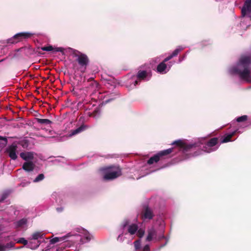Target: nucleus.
I'll return each mask as SVG.
<instances>
[{
	"label": "nucleus",
	"instance_id": "obj_1",
	"mask_svg": "<svg viewBox=\"0 0 251 251\" xmlns=\"http://www.w3.org/2000/svg\"><path fill=\"white\" fill-rule=\"evenodd\" d=\"M172 145H176L177 150L182 152L183 159H187L192 156H196L201 154L202 151L210 153L216 151L219 148L220 145L218 138L214 137L206 141L205 139H202L194 144H187L181 140L174 141Z\"/></svg>",
	"mask_w": 251,
	"mask_h": 251
},
{
	"label": "nucleus",
	"instance_id": "obj_2",
	"mask_svg": "<svg viewBox=\"0 0 251 251\" xmlns=\"http://www.w3.org/2000/svg\"><path fill=\"white\" fill-rule=\"evenodd\" d=\"M69 237H70V235H67L60 237H55L50 240V244H54L57 242H62L57 251H63L66 248L71 247V245L70 242H72V244H75L78 242H79V243H78L79 244L87 243L90 241L92 236L87 230L82 228L80 229L78 234L71 236V239L68 240L67 239Z\"/></svg>",
	"mask_w": 251,
	"mask_h": 251
},
{
	"label": "nucleus",
	"instance_id": "obj_3",
	"mask_svg": "<svg viewBox=\"0 0 251 251\" xmlns=\"http://www.w3.org/2000/svg\"><path fill=\"white\" fill-rule=\"evenodd\" d=\"M251 55H242L237 63L228 68L230 75H237L239 77L246 82L251 83Z\"/></svg>",
	"mask_w": 251,
	"mask_h": 251
},
{
	"label": "nucleus",
	"instance_id": "obj_4",
	"mask_svg": "<svg viewBox=\"0 0 251 251\" xmlns=\"http://www.w3.org/2000/svg\"><path fill=\"white\" fill-rule=\"evenodd\" d=\"M156 224L159 225L160 226V231L157 235V231L155 229L154 227L152 226L148 230V235L146 237V240L148 242H150L152 240H160L165 238L164 235V230L165 228L164 221L161 218H159L157 220Z\"/></svg>",
	"mask_w": 251,
	"mask_h": 251
},
{
	"label": "nucleus",
	"instance_id": "obj_5",
	"mask_svg": "<svg viewBox=\"0 0 251 251\" xmlns=\"http://www.w3.org/2000/svg\"><path fill=\"white\" fill-rule=\"evenodd\" d=\"M151 76L150 72L140 70L136 75H133L130 78L126 83V86L130 89H133L139 84L140 81L149 80L151 78Z\"/></svg>",
	"mask_w": 251,
	"mask_h": 251
},
{
	"label": "nucleus",
	"instance_id": "obj_6",
	"mask_svg": "<svg viewBox=\"0 0 251 251\" xmlns=\"http://www.w3.org/2000/svg\"><path fill=\"white\" fill-rule=\"evenodd\" d=\"M103 178L105 180H113L121 175V171L119 167L110 166L100 169Z\"/></svg>",
	"mask_w": 251,
	"mask_h": 251
},
{
	"label": "nucleus",
	"instance_id": "obj_7",
	"mask_svg": "<svg viewBox=\"0 0 251 251\" xmlns=\"http://www.w3.org/2000/svg\"><path fill=\"white\" fill-rule=\"evenodd\" d=\"M79 53L78 55H75V56L76 57V61L79 65V71L83 73L86 71L89 60L88 57L85 54L80 52Z\"/></svg>",
	"mask_w": 251,
	"mask_h": 251
},
{
	"label": "nucleus",
	"instance_id": "obj_8",
	"mask_svg": "<svg viewBox=\"0 0 251 251\" xmlns=\"http://www.w3.org/2000/svg\"><path fill=\"white\" fill-rule=\"evenodd\" d=\"M242 15L244 16V21L251 20V0H246L242 9Z\"/></svg>",
	"mask_w": 251,
	"mask_h": 251
},
{
	"label": "nucleus",
	"instance_id": "obj_9",
	"mask_svg": "<svg viewBox=\"0 0 251 251\" xmlns=\"http://www.w3.org/2000/svg\"><path fill=\"white\" fill-rule=\"evenodd\" d=\"M173 149H168L159 151L155 155L151 157L148 161L147 163L149 165L157 162L160 158L163 156L169 154L173 151Z\"/></svg>",
	"mask_w": 251,
	"mask_h": 251
},
{
	"label": "nucleus",
	"instance_id": "obj_10",
	"mask_svg": "<svg viewBox=\"0 0 251 251\" xmlns=\"http://www.w3.org/2000/svg\"><path fill=\"white\" fill-rule=\"evenodd\" d=\"M18 148V146L15 143H13L6 148V152L11 159L15 160L17 158V154L19 152Z\"/></svg>",
	"mask_w": 251,
	"mask_h": 251
},
{
	"label": "nucleus",
	"instance_id": "obj_11",
	"mask_svg": "<svg viewBox=\"0 0 251 251\" xmlns=\"http://www.w3.org/2000/svg\"><path fill=\"white\" fill-rule=\"evenodd\" d=\"M31 32H18L13 37L8 40V43L14 44L17 43L22 38H26L32 35Z\"/></svg>",
	"mask_w": 251,
	"mask_h": 251
},
{
	"label": "nucleus",
	"instance_id": "obj_12",
	"mask_svg": "<svg viewBox=\"0 0 251 251\" xmlns=\"http://www.w3.org/2000/svg\"><path fill=\"white\" fill-rule=\"evenodd\" d=\"M166 62L163 61L158 64L157 67V71L158 73L161 74H165L167 73L171 69L173 63L170 62L168 65H166Z\"/></svg>",
	"mask_w": 251,
	"mask_h": 251
},
{
	"label": "nucleus",
	"instance_id": "obj_13",
	"mask_svg": "<svg viewBox=\"0 0 251 251\" xmlns=\"http://www.w3.org/2000/svg\"><path fill=\"white\" fill-rule=\"evenodd\" d=\"M45 234L42 231H36L33 233L29 237L30 240L42 241V243L48 242V238H44Z\"/></svg>",
	"mask_w": 251,
	"mask_h": 251
},
{
	"label": "nucleus",
	"instance_id": "obj_14",
	"mask_svg": "<svg viewBox=\"0 0 251 251\" xmlns=\"http://www.w3.org/2000/svg\"><path fill=\"white\" fill-rule=\"evenodd\" d=\"M50 200L53 203L61 205L63 203V200L61 195L57 192H53L50 197Z\"/></svg>",
	"mask_w": 251,
	"mask_h": 251
},
{
	"label": "nucleus",
	"instance_id": "obj_15",
	"mask_svg": "<svg viewBox=\"0 0 251 251\" xmlns=\"http://www.w3.org/2000/svg\"><path fill=\"white\" fill-rule=\"evenodd\" d=\"M128 224V220H125L122 224L121 225L119 229V235L117 237V241L119 242H123L124 240L123 235L124 234L125 230L126 229V226H127Z\"/></svg>",
	"mask_w": 251,
	"mask_h": 251
},
{
	"label": "nucleus",
	"instance_id": "obj_16",
	"mask_svg": "<svg viewBox=\"0 0 251 251\" xmlns=\"http://www.w3.org/2000/svg\"><path fill=\"white\" fill-rule=\"evenodd\" d=\"M236 132L240 133L241 131L238 129L230 133H226L221 138V143H225L231 141V138L234 136Z\"/></svg>",
	"mask_w": 251,
	"mask_h": 251
},
{
	"label": "nucleus",
	"instance_id": "obj_17",
	"mask_svg": "<svg viewBox=\"0 0 251 251\" xmlns=\"http://www.w3.org/2000/svg\"><path fill=\"white\" fill-rule=\"evenodd\" d=\"M34 153L33 152L25 151L20 153V157L26 161V162H31L34 158Z\"/></svg>",
	"mask_w": 251,
	"mask_h": 251
},
{
	"label": "nucleus",
	"instance_id": "obj_18",
	"mask_svg": "<svg viewBox=\"0 0 251 251\" xmlns=\"http://www.w3.org/2000/svg\"><path fill=\"white\" fill-rule=\"evenodd\" d=\"M153 216L154 215L153 214L152 209L148 206L145 207L143 214V218L144 220H151Z\"/></svg>",
	"mask_w": 251,
	"mask_h": 251
},
{
	"label": "nucleus",
	"instance_id": "obj_19",
	"mask_svg": "<svg viewBox=\"0 0 251 251\" xmlns=\"http://www.w3.org/2000/svg\"><path fill=\"white\" fill-rule=\"evenodd\" d=\"M27 220L26 218H23L15 222L13 224L15 228H24L27 226Z\"/></svg>",
	"mask_w": 251,
	"mask_h": 251
},
{
	"label": "nucleus",
	"instance_id": "obj_20",
	"mask_svg": "<svg viewBox=\"0 0 251 251\" xmlns=\"http://www.w3.org/2000/svg\"><path fill=\"white\" fill-rule=\"evenodd\" d=\"M126 228H127V232L130 235H133L136 233L139 227L136 224H131L129 225L128 223Z\"/></svg>",
	"mask_w": 251,
	"mask_h": 251
},
{
	"label": "nucleus",
	"instance_id": "obj_21",
	"mask_svg": "<svg viewBox=\"0 0 251 251\" xmlns=\"http://www.w3.org/2000/svg\"><path fill=\"white\" fill-rule=\"evenodd\" d=\"M28 242L27 248L31 250L36 249L42 244L41 240L38 241L35 240H30L29 239Z\"/></svg>",
	"mask_w": 251,
	"mask_h": 251
},
{
	"label": "nucleus",
	"instance_id": "obj_22",
	"mask_svg": "<svg viewBox=\"0 0 251 251\" xmlns=\"http://www.w3.org/2000/svg\"><path fill=\"white\" fill-rule=\"evenodd\" d=\"M41 49L43 51H53L54 52H63L64 50L63 48L59 47L54 48L52 46H48L47 47H42Z\"/></svg>",
	"mask_w": 251,
	"mask_h": 251
},
{
	"label": "nucleus",
	"instance_id": "obj_23",
	"mask_svg": "<svg viewBox=\"0 0 251 251\" xmlns=\"http://www.w3.org/2000/svg\"><path fill=\"white\" fill-rule=\"evenodd\" d=\"M87 128V126L85 125H81L80 126L78 127L75 129L71 131L69 136L72 137L75 136L83 131L85 130Z\"/></svg>",
	"mask_w": 251,
	"mask_h": 251
},
{
	"label": "nucleus",
	"instance_id": "obj_24",
	"mask_svg": "<svg viewBox=\"0 0 251 251\" xmlns=\"http://www.w3.org/2000/svg\"><path fill=\"white\" fill-rule=\"evenodd\" d=\"M34 165L32 162H25L23 164V169L27 172L32 171L34 169Z\"/></svg>",
	"mask_w": 251,
	"mask_h": 251
},
{
	"label": "nucleus",
	"instance_id": "obj_25",
	"mask_svg": "<svg viewBox=\"0 0 251 251\" xmlns=\"http://www.w3.org/2000/svg\"><path fill=\"white\" fill-rule=\"evenodd\" d=\"M14 246L13 243L10 242L4 245L0 243V251H8Z\"/></svg>",
	"mask_w": 251,
	"mask_h": 251
},
{
	"label": "nucleus",
	"instance_id": "obj_26",
	"mask_svg": "<svg viewBox=\"0 0 251 251\" xmlns=\"http://www.w3.org/2000/svg\"><path fill=\"white\" fill-rule=\"evenodd\" d=\"M100 108L98 107L96 108L93 112H88V114L89 116L93 117L95 119L98 118L100 116Z\"/></svg>",
	"mask_w": 251,
	"mask_h": 251
},
{
	"label": "nucleus",
	"instance_id": "obj_27",
	"mask_svg": "<svg viewBox=\"0 0 251 251\" xmlns=\"http://www.w3.org/2000/svg\"><path fill=\"white\" fill-rule=\"evenodd\" d=\"M36 119L37 123L40 124L50 125L52 123V122L49 119L40 118H36Z\"/></svg>",
	"mask_w": 251,
	"mask_h": 251
},
{
	"label": "nucleus",
	"instance_id": "obj_28",
	"mask_svg": "<svg viewBox=\"0 0 251 251\" xmlns=\"http://www.w3.org/2000/svg\"><path fill=\"white\" fill-rule=\"evenodd\" d=\"M10 193V191L9 190L4 191L0 195V202H2L4 201L8 197Z\"/></svg>",
	"mask_w": 251,
	"mask_h": 251
},
{
	"label": "nucleus",
	"instance_id": "obj_29",
	"mask_svg": "<svg viewBox=\"0 0 251 251\" xmlns=\"http://www.w3.org/2000/svg\"><path fill=\"white\" fill-rule=\"evenodd\" d=\"M185 49L184 47H182L181 46H178L172 52V55L174 57H175L177 55V54L182 51L183 49Z\"/></svg>",
	"mask_w": 251,
	"mask_h": 251
},
{
	"label": "nucleus",
	"instance_id": "obj_30",
	"mask_svg": "<svg viewBox=\"0 0 251 251\" xmlns=\"http://www.w3.org/2000/svg\"><path fill=\"white\" fill-rule=\"evenodd\" d=\"M185 49L184 47H182L181 46H178L172 52V55L174 57H175L177 55V54L182 51L183 49Z\"/></svg>",
	"mask_w": 251,
	"mask_h": 251
},
{
	"label": "nucleus",
	"instance_id": "obj_31",
	"mask_svg": "<svg viewBox=\"0 0 251 251\" xmlns=\"http://www.w3.org/2000/svg\"><path fill=\"white\" fill-rule=\"evenodd\" d=\"M135 251H137L141 249V240H137L133 243Z\"/></svg>",
	"mask_w": 251,
	"mask_h": 251
},
{
	"label": "nucleus",
	"instance_id": "obj_32",
	"mask_svg": "<svg viewBox=\"0 0 251 251\" xmlns=\"http://www.w3.org/2000/svg\"><path fill=\"white\" fill-rule=\"evenodd\" d=\"M45 178L44 175L43 174H40L38 175L35 178L33 179V182L36 183L43 180Z\"/></svg>",
	"mask_w": 251,
	"mask_h": 251
},
{
	"label": "nucleus",
	"instance_id": "obj_33",
	"mask_svg": "<svg viewBox=\"0 0 251 251\" xmlns=\"http://www.w3.org/2000/svg\"><path fill=\"white\" fill-rule=\"evenodd\" d=\"M18 243H22L24 245H26V247H27V245H28V240L25 239L24 238H20L18 240Z\"/></svg>",
	"mask_w": 251,
	"mask_h": 251
},
{
	"label": "nucleus",
	"instance_id": "obj_34",
	"mask_svg": "<svg viewBox=\"0 0 251 251\" xmlns=\"http://www.w3.org/2000/svg\"><path fill=\"white\" fill-rule=\"evenodd\" d=\"M247 119V116L244 115V116H242L237 118L236 119V121L238 122H241L246 121Z\"/></svg>",
	"mask_w": 251,
	"mask_h": 251
},
{
	"label": "nucleus",
	"instance_id": "obj_35",
	"mask_svg": "<svg viewBox=\"0 0 251 251\" xmlns=\"http://www.w3.org/2000/svg\"><path fill=\"white\" fill-rule=\"evenodd\" d=\"M136 232L138 236H139L140 238H142L145 233V231L142 229L138 228Z\"/></svg>",
	"mask_w": 251,
	"mask_h": 251
},
{
	"label": "nucleus",
	"instance_id": "obj_36",
	"mask_svg": "<svg viewBox=\"0 0 251 251\" xmlns=\"http://www.w3.org/2000/svg\"><path fill=\"white\" fill-rule=\"evenodd\" d=\"M105 80L107 81V84H109L111 86H115V82L111 80V78H110L109 79H105Z\"/></svg>",
	"mask_w": 251,
	"mask_h": 251
},
{
	"label": "nucleus",
	"instance_id": "obj_37",
	"mask_svg": "<svg viewBox=\"0 0 251 251\" xmlns=\"http://www.w3.org/2000/svg\"><path fill=\"white\" fill-rule=\"evenodd\" d=\"M142 251H150V247L149 245H146L142 249Z\"/></svg>",
	"mask_w": 251,
	"mask_h": 251
},
{
	"label": "nucleus",
	"instance_id": "obj_38",
	"mask_svg": "<svg viewBox=\"0 0 251 251\" xmlns=\"http://www.w3.org/2000/svg\"><path fill=\"white\" fill-rule=\"evenodd\" d=\"M174 56H173L172 54L169 55L168 57L165 58L163 61L165 62H168L169 60H171L172 58H173Z\"/></svg>",
	"mask_w": 251,
	"mask_h": 251
},
{
	"label": "nucleus",
	"instance_id": "obj_39",
	"mask_svg": "<svg viewBox=\"0 0 251 251\" xmlns=\"http://www.w3.org/2000/svg\"><path fill=\"white\" fill-rule=\"evenodd\" d=\"M188 52H186L185 54H184L183 56L180 57L178 59V63L181 62L183 60H184L186 57L187 53Z\"/></svg>",
	"mask_w": 251,
	"mask_h": 251
},
{
	"label": "nucleus",
	"instance_id": "obj_40",
	"mask_svg": "<svg viewBox=\"0 0 251 251\" xmlns=\"http://www.w3.org/2000/svg\"><path fill=\"white\" fill-rule=\"evenodd\" d=\"M91 84L94 87L96 88H97L98 87V83L94 80L92 81V82H91Z\"/></svg>",
	"mask_w": 251,
	"mask_h": 251
},
{
	"label": "nucleus",
	"instance_id": "obj_41",
	"mask_svg": "<svg viewBox=\"0 0 251 251\" xmlns=\"http://www.w3.org/2000/svg\"><path fill=\"white\" fill-rule=\"evenodd\" d=\"M63 209H64V208H63V206H59V207H56V211H57L58 212H59V213H60V212H62V211H63Z\"/></svg>",
	"mask_w": 251,
	"mask_h": 251
},
{
	"label": "nucleus",
	"instance_id": "obj_42",
	"mask_svg": "<svg viewBox=\"0 0 251 251\" xmlns=\"http://www.w3.org/2000/svg\"><path fill=\"white\" fill-rule=\"evenodd\" d=\"M114 98H110V99H107V100H105L104 102L105 103H107L109 101H110L111 100H113Z\"/></svg>",
	"mask_w": 251,
	"mask_h": 251
},
{
	"label": "nucleus",
	"instance_id": "obj_43",
	"mask_svg": "<svg viewBox=\"0 0 251 251\" xmlns=\"http://www.w3.org/2000/svg\"><path fill=\"white\" fill-rule=\"evenodd\" d=\"M0 139H1V140H4L5 141H6V140H7L5 138H4V137H1V136H0Z\"/></svg>",
	"mask_w": 251,
	"mask_h": 251
},
{
	"label": "nucleus",
	"instance_id": "obj_44",
	"mask_svg": "<svg viewBox=\"0 0 251 251\" xmlns=\"http://www.w3.org/2000/svg\"><path fill=\"white\" fill-rule=\"evenodd\" d=\"M140 176V177H137V179H139V178H141V177H142V176Z\"/></svg>",
	"mask_w": 251,
	"mask_h": 251
},
{
	"label": "nucleus",
	"instance_id": "obj_45",
	"mask_svg": "<svg viewBox=\"0 0 251 251\" xmlns=\"http://www.w3.org/2000/svg\"><path fill=\"white\" fill-rule=\"evenodd\" d=\"M243 22H244V21H242V22H241V25H243Z\"/></svg>",
	"mask_w": 251,
	"mask_h": 251
},
{
	"label": "nucleus",
	"instance_id": "obj_46",
	"mask_svg": "<svg viewBox=\"0 0 251 251\" xmlns=\"http://www.w3.org/2000/svg\"><path fill=\"white\" fill-rule=\"evenodd\" d=\"M49 247H48L47 249H46V250H49Z\"/></svg>",
	"mask_w": 251,
	"mask_h": 251
},
{
	"label": "nucleus",
	"instance_id": "obj_47",
	"mask_svg": "<svg viewBox=\"0 0 251 251\" xmlns=\"http://www.w3.org/2000/svg\"><path fill=\"white\" fill-rule=\"evenodd\" d=\"M16 211H14V214H16Z\"/></svg>",
	"mask_w": 251,
	"mask_h": 251
}]
</instances>
